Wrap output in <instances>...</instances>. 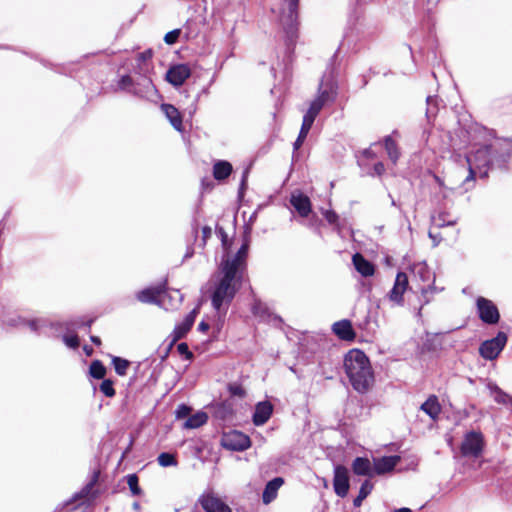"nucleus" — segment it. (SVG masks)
Returning <instances> with one entry per match:
<instances>
[{"label": "nucleus", "instance_id": "nucleus-1", "mask_svg": "<svg viewBox=\"0 0 512 512\" xmlns=\"http://www.w3.org/2000/svg\"><path fill=\"white\" fill-rule=\"evenodd\" d=\"M345 373L354 390L366 393L374 382L369 358L359 349L350 350L344 357Z\"/></svg>", "mask_w": 512, "mask_h": 512}, {"label": "nucleus", "instance_id": "nucleus-2", "mask_svg": "<svg viewBox=\"0 0 512 512\" xmlns=\"http://www.w3.org/2000/svg\"><path fill=\"white\" fill-rule=\"evenodd\" d=\"M220 278L214 286L211 294V304L216 311H220L223 305H229L238 290L245 281V275L220 264Z\"/></svg>", "mask_w": 512, "mask_h": 512}, {"label": "nucleus", "instance_id": "nucleus-3", "mask_svg": "<svg viewBox=\"0 0 512 512\" xmlns=\"http://www.w3.org/2000/svg\"><path fill=\"white\" fill-rule=\"evenodd\" d=\"M490 153L491 145H483L478 148L472 156L467 157L469 174L463 180L465 191H468L473 187L476 175L482 179L488 177V173L491 170Z\"/></svg>", "mask_w": 512, "mask_h": 512}, {"label": "nucleus", "instance_id": "nucleus-4", "mask_svg": "<svg viewBox=\"0 0 512 512\" xmlns=\"http://www.w3.org/2000/svg\"><path fill=\"white\" fill-rule=\"evenodd\" d=\"M176 298L172 297L167 292V280L165 279L162 283L157 286L147 287L136 294V299L145 304H155L162 306L166 298H169L172 303L171 307L176 308L183 301V295L179 290H174Z\"/></svg>", "mask_w": 512, "mask_h": 512}, {"label": "nucleus", "instance_id": "nucleus-5", "mask_svg": "<svg viewBox=\"0 0 512 512\" xmlns=\"http://www.w3.org/2000/svg\"><path fill=\"white\" fill-rule=\"evenodd\" d=\"M325 99L326 98H314V100L310 103L308 110L303 116V121L298 137L293 143L294 150H298L302 146L316 117L318 116V114L320 113L325 104Z\"/></svg>", "mask_w": 512, "mask_h": 512}, {"label": "nucleus", "instance_id": "nucleus-6", "mask_svg": "<svg viewBox=\"0 0 512 512\" xmlns=\"http://www.w3.org/2000/svg\"><path fill=\"white\" fill-rule=\"evenodd\" d=\"M250 231H251V227L246 226V230H245L246 237L244 238V241L241 244L238 251L233 256L227 255L226 257H223V259L220 263V264L227 266L228 268H231L245 276L247 274V257H248L249 247H250V238H249Z\"/></svg>", "mask_w": 512, "mask_h": 512}, {"label": "nucleus", "instance_id": "nucleus-7", "mask_svg": "<svg viewBox=\"0 0 512 512\" xmlns=\"http://www.w3.org/2000/svg\"><path fill=\"white\" fill-rule=\"evenodd\" d=\"M99 476L100 472L98 470L93 471L90 480L81 488V490L75 492L71 498L61 503L54 512H60L65 508L69 511H74L79 507V505H73L75 502L85 498L95 499L98 496V492L94 490V487L99 480Z\"/></svg>", "mask_w": 512, "mask_h": 512}, {"label": "nucleus", "instance_id": "nucleus-8", "mask_svg": "<svg viewBox=\"0 0 512 512\" xmlns=\"http://www.w3.org/2000/svg\"><path fill=\"white\" fill-rule=\"evenodd\" d=\"M286 1L288 2V15L285 18H282V23L284 25L285 43L287 49L292 50L298 38V28L296 22L298 0Z\"/></svg>", "mask_w": 512, "mask_h": 512}, {"label": "nucleus", "instance_id": "nucleus-9", "mask_svg": "<svg viewBox=\"0 0 512 512\" xmlns=\"http://www.w3.org/2000/svg\"><path fill=\"white\" fill-rule=\"evenodd\" d=\"M484 436L482 432L471 430L465 433L460 446V452L464 457H479L484 449Z\"/></svg>", "mask_w": 512, "mask_h": 512}, {"label": "nucleus", "instance_id": "nucleus-10", "mask_svg": "<svg viewBox=\"0 0 512 512\" xmlns=\"http://www.w3.org/2000/svg\"><path fill=\"white\" fill-rule=\"evenodd\" d=\"M507 343V335L500 331L489 340L484 341L479 347V354L485 360H494L498 357Z\"/></svg>", "mask_w": 512, "mask_h": 512}, {"label": "nucleus", "instance_id": "nucleus-11", "mask_svg": "<svg viewBox=\"0 0 512 512\" xmlns=\"http://www.w3.org/2000/svg\"><path fill=\"white\" fill-rule=\"evenodd\" d=\"M19 324L27 326L32 332L38 335H44L47 337L55 336L54 332H57L62 328L60 323L49 321L46 318H36L30 320L19 318Z\"/></svg>", "mask_w": 512, "mask_h": 512}, {"label": "nucleus", "instance_id": "nucleus-12", "mask_svg": "<svg viewBox=\"0 0 512 512\" xmlns=\"http://www.w3.org/2000/svg\"><path fill=\"white\" fill-rule=\"evenodd\" d=\"M477 312L480 320L488 325H495L500 320L497 306L489 299L478 297L476 300Z\"/></svg>", "mask_w": 512, "mask_h": 512}, {"label": "nucleus", "instance_id": "nucleus-13", "mask_svg": "<svg viewBox=\"0 0 512 512\" xmlns=\"http://www.w3.org/2000/svg\"><path fill=\"white\" fill-rule=\"evenodd\" d=\"M221 444L226 450L240 452L251 446V439L243 432L234 430L223 435Z\"/></svg>", "mask_w": 512, "mask_h": 512}, {"label": "nucleus", "instance_id": "nucleus-14", "mask_svg": "<svg viewBox=\"0 0 512 512\" xmlns=\"http://www.w3.org/2000/svg\"><path fill=\"white\" fill-rule=\"evenodd\" d=\"M512 157V146L491 145L490 165L492 169L508 170V164Z\"/></svg>", "mask_w": 512, "mask_h": 512}, {"label": "nucleus", "instance_id": "nucleus-15", "mask_svg": "<svg viewBox=\"0 0 512 512\" xmlns=\"http://www.w3.org/2000/svg\"><path fill=\"white\" fill-rule=\"evenodd\" d=\"M333 488L335 494L341 498L346 497L349 492V471L344 465L338 464L334 466Z\"/></svg>", "mask_w": 512, "mask_h": 512}, {"label": "nucleus", "instance_id": "nucleus-16", "mask_svg": "<svg viewBox=\"0 0 512 512\" xmlns=\"http://www.w3.org/2000/svg\"><path fill=\"white\" fill-rule=\"evenodd\" d=\"M463 130L466 133V138L469 143H479L488 138H496V132L494 130L488 129L476 122L465 125Z\"/></svg>", "mask_w": 512, "mask_h": 512}, {"label": "nucleus", "instance_id": "nucleus-17", "mask_svg": "<svg viewBox=\"0 0 512 512\" xmlns=\"http://www.w3.org/2000/svg\"><path fill=\"white\" fill-rule=\"evenodd\" d=\"M198 503L205 512H232L231 508L213 493H203Z\"/></svg>", "mask_w": 512, "mask_h": 512}, {"label": "nucleus", "instance_id": "nucleus-18", "mask_svg": "<svg viewBox=\"0 0 512 512\" xmlns=\"http://www.w3.org/2000/svg\"><path fill=\"white\" fill-rule=\"evenodd\" d=\"M198 314V310L196 308H194L192 311H190L183 319V321L179 324H177L173 330V339H172V342L171 344L169 345V347L167 348L165 354L162 356V359L166 358L167 355H168V352L172 346V344L174 342H176L177 340H180L182 339L183 337H185V335L190 331V329L192 328L194 322H195V319H196V316Z\"/></svg>", "mask_w": 512, "mask_h": 512}, {"label": "nucleus", "instance_id": "nucleus-19", "mask_svg": "<svg viewBox=\"0 0 512 512\" xmlns=\"http://www.w3.org/2000/svg\"><path fill=\"white\" fill-rule=\"evenodd\" d=\"M318 96H333L339 93L337 76L333 68L327 69L319 84Z\"/></svg>", "mask_w": 512, "mask_h": 512}, {"label": "nucleus", "instance_id": "nucleus-20", "mask_svg": "<svg viewBox=\"0 0 512 512\" xmlns=\"http://www.w3.org/2000/svg\"><path fill=\"white\" fill-rule=\"evenodd\" d=\"M290 204L301 217H308L312 211L310 198L300 190L291 193Z\"/></svg>", "mask_w": 512, "mask_h": 512}, {"label": "nucleus", "instance_id": "nucleus-21", "mask_svg": "<svg viewBox=\"0 0 512 512\" xmlns=\"http://www.w3.org/2000/svg\"><path fill=\"white\" fill-rule=\"evenodd\" d=\"M398 455L382 456L373 459L374 475H383L392 472L400 462Z\"/></svg>", "mask_w": 512, "mask_h": 512}, {"label": "nucleus", "instance_id": "nucleus-22", "mask_svg": "<svg viewBox=\"0 0 512 512\" xmlns=\"http://www.w3.org/2000/svg\"><path fill=\"white\" fill-rule=\"evenodd\" d=\"M408 286V277L404 272H398L394 285L389 292V299L396 304L403 303V294Z\"/></svg>", "mask_w": 512, "mask_h": 512}, {"label": "nucleus", "instance_id": "nucleus-23", "mask_svg": "<svg viewBox=\"0 0 512 512\" xmlns=\"http://www.w3.org/2000/svg\"><path fill=\"white\" fill-rule=\"evenodd\" d=\"M190 68L185 64L172 66L166 74V79L174 86H179L190 76Z\"/></svg>", "mask_w": 512, "mask_h": 512}, {"label": "nucleus", "instance_id": "nucleus-24", "mask_svg": "<svg viewBox=\"0 0 512 512\" xmlns=\"http://www.w3.org/2000/svg\"><path fill=\"white\" fill-rule=\"evenodd\" d=\"M272 413L273 405L269 401H262L257 403L252 416L254 425H264L270 419Z\"/></svg>", "mask_w": 512, "mask_h": 512}, {"label": "nucleus", "instance_id": "nucleus-25", "mask_svg": "<svg viewBox=\"0 0 512 512\" xmlns=\"http://www.w3.org/2000/svg\"><path fill=\"white\" fill-rule=\"evenodd\" d=\"M332 331L339 339L345 341L354 340L356 333L353 329L352 323L348 319H343L335 322L332 325Z\"/></svg>", "mask_w": 512, "mask_h": 512}, {"label": "nucleus", "instance_id": "nucleus-26", "mask_svg": "<svg viewBox=\"0 0 512 512\" xmlns=\"http://www.w3.org/2000/svg\"><path fill=\"white\" fill-rule=\"evenodd\" d=\"M355 475L371 478L374 476L373 464L367 457H356L351 465Z\"/></svg>", "mask_w": 512, "mask_h": 512}, {"label": "nucleus", "instance_id": "nucleus-27", "mask_svg": "<svg viewBox=\"0 0 512 512\" xmlns=\"http://www.w3.org/2000/svg\"><path fill=\"white\" fill-rule=\"evenodd\" d=\"M212 417L221 422H227L233 417L232 405L226 401L218 402L211 407Z\"/></svg>", "mask_w": 512, "mask_h": 512}, {"label": "nucleus", "instance_id": "nucleus-28", "mask_svg": "<svg viewBox=\"0 0 512 512\" xmlns=\"http://www.w3.org/2000/svg\"><path fill=\"white\" fill-rule=\"evenodd\" d=\"M251 312L254 316L260 318L263 321H270L271 319L282 322L281 317L273 315L265 303L260 299L255 298L251 305Z\"/></svg>", "mask_w": 512, "mask_h": 512}, {"label": "nucleus", "instance_id": "nucleus-29", "mask_svg": "<svg viewBox=\"0 0 512 512\" xmlns=\"http://www.w3.org/2000/svg\"><path fill=\"white\" fill-rule=\"evenodd\" d=\"M161 110L165 114L166 118L169 120L171 125L175 130L178 132L183 131V122H182V116L179 112V110L171 105V104H162Z\"/></svg>", "mask_w": 512, "mask_h": 512}, {"label": "nucleus", "instance_id": "nucleus-30", "mask_svg": "<svg viewBox=\"0 0 512 512\" xmlns=\"http://www.w3.org/2000/svg\"><path fill=\"white\" fill-rule=\"evenodd\" d=\"M353 265L358 273L363 277H370L374 275L375 267L367 260L362 254L356 253L352 257Z\"/></svg>", "mask_w": 512, "mask_h": 512}, {"label": "nucleus", "instance_id": "nucleus-31", "mask_svg": "<svg viewBox=\"0 0 512 512\" xmlns=\"http://www.w3.org/2000/svg\"><path fill=\"white\" fill-rule=\"evenodd\" d=\"M283 483L284 480L281 477H275L267 482L262 493V501L264 504H269L276 498L277 492Z\"/></svg>", "mask_w": 512, "mask_h": 512}, {"label": "nucleus", "instance_id": "nucleus-32", "mask_svg": "<svg viewBox=\"0 0 512 512\" xmlns=\"http://www.w3.org/2000/svg\"><path fill=\"white\" fill-rule=\"evenodd\" d=\"M420 409L432 420H437L441 413V406L435 395H430L420 406Z\"/></svg>", "mask_w": 512, "mask_h": 512}, {"label": "nucleus", "instance_id": "nucleus-33", "mask_svg": "<svg viewBox=\"0 0 512 512\" xmlns=\"http://www.w3.org/2000/svg\"><path fill=\"white\" fill-rule=\"evenodd\" d=\"M232 172L233 166L227 160H217L213 165V177L217 181H224Z\"/></svg>", "mask_w": 512, "mask_h": 512}, {"label": "nucleus", "instance_id": "nucleus-34", "mask_svg": "<svg viewBox=\"0 0 512 512\" xmlns=\"http://www.w3.org/2000/svg\"><path fill=\"white\" fill-rule=\"evenodd\" d=\"M207 420H208L207 413H205L203 411H198L195 414L190 415L186 419L183 427L186 429H196V428H199V427L203 426L204 424H206Z\"/></svg>", "mask_w": 512, "mask_h": 512}, {"label": "nucleus", "instance_id": "nucleus-35", "mask_svg": "<svg viewBox=\"0 0 512 512\" xmlns=\"http://www.w3.org/2000/svg\"><path fill=\"white\" fill-rule=\"evenodd\" d=\"M384 147L389 159L392 161L393 164H396L400 157V151L398 145L392 139L391 135H388L384 138Z\"/></svg>", "mask_w": 512, "mask_h": 512}, {"label": "nucleus", "instance_id": "nucleus-36", "mask_svg": "<svg viewBox=\"0 0 512 512\" xmlns=\"http://www.w3.org/2000/svg\"><path fill=\"white\" fill-rule=\"evenodd\" d=\"M374 488L373 483L366 479L360 486L359 493L356 498L353 500L354 507H360L364 499L368 497V495L372 492Z\"/></svg>", "mask_w": 512, "mask_h": 512}, {"label": "nucleus", "instance_id": "nucleus-37", "mask_svg": "<svg viewBox=\"0 0 512 512\" xmlns=\"http://www.w3.org/2000/svg\"><path fill=\"white\" fill-rule=\"evenodd\" d=\"M489 389L493 395L495 402H497L499 404L509 403L512 406V397H510L507 393H505L496 384H490Z\"/></svg>", "mask_w": 512, "mask_h": 512}, {"label": "nucleus", "instance_id": "nucleus-38", "mask_svg": "<svg viewBox=\"0 0 512 512\" xmlns=\"http://www.w3.org/2000/svg\"><path fill=\"white\" fill-rule=\"evenodd\" d=\"M130 361L119 356H112V365L117 375L125 376L130 366Z\"/></svg>", "mask_w": 512, "mask_h": 512}, {"label": "nucleus", "instance_id": "nucleus-39", "mask_svg": "<svg viewBox=\"0 0 512 512\" xmlns=\"http://www.w3.org/2000/svg\"><path fill=\"white\" fill-rule=\"evenodd\" d=\"M89 374L94 379H104L106 367L100 360H93L89 367Z\"/></svg>", "mask_w": 512, "mask_h": 512}, {"label": "nucleus", "instance_id": "nucleus-40", "mask_svg": "<svg viewBox=\"0 0 512 512\" xmlns=\"http://www.w3.org/2000/svg\"><path fill=\"white\" fill-rule=\"evenodd\" d=\"M157 461L162 467H171L177 465L176 456L169 452H162L158 455Z\"/></svg>", "mask_w": 512, "mask_h": 512}, {"label": "nucleus", "instance_id": "nucleus-41", "mask_svg": "<svg viewBox=\"0 0 512 512\" xmlns=\"http://www.w3.org/2000/svg\"><path fill=\"white\" fill-rule=\"evenodd\" d=\"M127 484L129 486V489L134 496H139L142 494V489L139 486V478L138 476L133 473L126 476Z\"/></svg>", "mask_w": 512, "mask_h": 512}, {"label": "nucleus", "instance_id": "nucleus-42", "mask_svg": "<svg viewBox=\"0 0 512 512\" xmlns=\"http://www.w3.org/2000/svg\"><path fill=\"white\" fill-rule=\"evenodd\" d=\"M99 389L106 397L109 398L115 396L116 394L114 389V382L111 379H103Z\"/></svg>", "mask_w": 512, "mask_h": 512}, {"label": "nucleus", "instance_id": "nucleus-43", "mask_svg": "<svg viewBox=\"0 0 512 512\" xmlns=\"http://www.w3.org/2000/svg\"><path fill=\"white\" fill-rule=\"evenodd\" d=\"M433 178L435 180V182L438 184L439 186V193H437L435 195V198H441L442 200L447 198L448 196V192L450 191V188H448L445 184H444V181L436 174H433Z\"/></svg>", "mask_w": 512, "mask_h": 512}, {"label": "nucleus", "instance_id": "nucleus-44", "mask_svg": "<svg viewBox=\"0 0 512 512\" xmlns=\"http://www.w3.org/2000/svg\"><path fill=\"white\" fill-rule=\"evenodd\" d=\"M438 100L439 98H426V116L429 119L431 116L436 114V111L438 109Z\"/></svg>", "mask_w": 512, "mask_h": 512}, {"label": "nucleus", "instance_id": "nucleus-45", "mask_svg": "<svg viewBox=\"0 0 512 512\" xmlns=\"http://www.w3.org/2000/svg\"><path fill=\"white\" fill-rule=\"evenodd\" d=\"M62 340L65 345L71 349H77L80 345L79 337L76 334L64 335Z\"/></svg>", "mask_w": 512, "mask_h": 512}, {"label": "nucleus", "instance_id": "nucleus-46", "mask_svg": "<svg viewBox=\"0 0 512 512\" xmlns=\"http://www.w3.org/2000/svg\"><path fill=\"white\" fill-rule=\"evenodd\" d=\"M192 408L184 403L177 406L175 410V416L177 419H183L189 417Z\"/></svg>", "mask_w": 512, "mask_h": 512}, {"label": "nucleus", "instance_id": "nucleus-47", "mask_svg": "<svg viewBox=\"0 0 512 512\" xmlns=\"http://www.w3.org/2000/svg\"><path fill=\"white\" fill-rule=\"evenodd\" d=\"M215 230H216L218 237L221 240L222 247L225 250H228L230 247V244H229L228 235L225 232L224 228L222 226L217 225Z\"/></svg>", "mask_w": 512, "mask_h": 512}, {"label": "nucleus", "instance_id": "nucleus-48", "mask_svg": "<svg viewBox=\"0 0 512 512\" xmlns=\"http://www.w3.org/2000/svg\"><path fill=\"white\" fill-rule=\"evenodd\" d=\"M228 391L232 396L240 398L244 397L246 394L244 388L238 383H230L228 385Z\"/></svg>", "mask_w": 512, "mask_h": 512}, {"label": "nucleus", "instance_id": "nucleus-49", "mask_svg": "<svg viewBox=\"0 0 512 512\" xmlns=\"http://www.w3.org/2000/svg\"><path fill=\"white\" fill-rule=\"evenodd\" d=\"M178 353L183 356L186 360L193 359V353L189 350V346L185 342H181L177 345Z\"/></svg>", "mask_w": 512, "mask_h": 512}, {"label": "nucleus", "instance_id": "nucleus-50", "mask_svg": "<svg viewBox=\"0 0 512 512\" xmlns=\"http://www.w3.org/2000/svg\"><path fill=\"white\" fill-rule=\"evenodd\" d=\"M248 174H249V169L246 168L243 171L242 178H241L240 185H239V189H238V198H240V199L244 197L245 191L247 189Z\"/></svg>", "mask_w": 512, "mask_h": 512}, {"label": "nucleus", "instance_id": "nucleus-51", "mask_svg": "<svg viewBox=\"0 0 512 512\" xmlns=\"http://www.w3.org/2000/svg\"><path fill=\"white\" fill-rule=\"evenodd\" d=\"M181 30L180 29H174L168 33H166L164 37V41L168 45H172L177 42L179 36H180Z\"/></svg>", "mask_w": 512, "mask_h": 512}, {"label": "nucleus", "instance_id": "nucleus-52", "mask_svg": "<svg viewBox=\"0 0 512 512\" xmlns=\"http://www.w3.org/2000/svg\"><path fill=\"white\" fill-rule=\"evenodd\" d=\"M323 216L329 224H331V225L338 224L339 216L335 211L325 210V211H323Z\"/></svg>", "mask_w": 512, "mask_h": 512}, {"label": "nucleus", "instance_id": "nucleus-53", "mask_svg": "<svg viewBox=\"0 0 512 512\" xmlns=\"http://www.w3.org/2000/svg\"><path fill=\"white\" fill-rule=\"evenodd\" d=\"M385 172V166L382 162H377L373 166V172L371 175L381 176Z\"/></svg>", "mask_w": 512, "mask_h": 512}, {"label": "nucleus", "instance_id": "nucleus-54", "mask_svg": "<svg viewBox=\"0 0 512 512\" xmlns=\"http://www.w3.org/2000/svg\"><path fill=\"white\" fill-rule=\"evenodd\" d=\"M418 274L420 275V277L423 279V280H428L429 279V271H427L425 269V267H420V269L418 270Z\"/></svg>", "mask_w": 512, "mask_h": 512}, {"label": "nucleus", "instance_id": "nucleus-55", "mask_svg": "<svg viewBox=\"0 0 512 512\" xmlns=\"http://www.w3.org/2000/svg\"><path fill=\"white\" fill-rule=\"evenodd\" d=\"M202 234H203V239L206 240L207 238H209L212 234V230L209 226H204L202 228Z\"/></svg>", "mask_w": 512, "mask_h": 512}, {"label": "nucleus", "instance_id": "nucleus-56", "mask_svg": "<svg viewBox=\"0 0 512 512\" xmlns=\"http://www.w3.org/2000/svg\"><path fill=\"white\" fill-rule=\"evenodd\" d=\"M151 57H152V51L151 50H147V51H145V52H143V53H141L139 55V58L142 61L149 60V59H151Z\"/></svg>", "mask_w": 512, "mask_h": 512}, {"label": "nucleus", "instance_id": "nucleus-57", "mask_svg": "<svg viewBox=\"0 0 512 512\" xmlns=\"http://www.w3.org/2000/svg\"><path fill=\"white\" fill-rule=\"evenodd\" d=\"M209 328V324L205 321H201L198 325V330L202 332H206Z\"/></svg>", "mask_w": 512, "mask_h": 512}, {"label": "nucleus", "instance_id": "nucleus-58", "mask_svg": "<svg viewBox=\"0 0 512 512\" xmlns=\"http://www.w3.org/2000/svg\"><path fill=\"white\" fill-rule=\"evenodd\" d=\"M90 340L93 344H95L97 346L101 345V339L98 336L92 335V336H90Z\"/></svg>", "mask_w": 512, "mask_h": 512}, {"label": "nucleus", "instance_id": "nucleus-59", "mask_svg": "<svg viewBox=\"0 0 512 512\" xmlns=\"http://www.w3.org/2000/svg\"><path fill=\"white\" fill-rule=\"evenodd\" d=\"M500 140H502L505 143L504 146H511V144H512V136L502 137V138H500Z\"/></svg>", "mask_w": 512, "mask_h": 512}, {"label": "nucleus", "instance_id": "nucleus-60", "mask_svg": "<svg viewBox=\"0 0 512 512\" xmlns=\"http://www.w3.org/2000/svg\"><path fill=\"white\" fill-rule=\"evenodd\" d=\"M83 350H84V352L86 353V355H88V356H90V355L93 353V348H92V347H89V346H87V345H85V346L83 347Z\"/></svg>", "mask_w": 512, "mask_h": 512}, {"label": "nucleus", "instance_id": "nucleus-61", "mask_svg": "<svg viewBox=\"0 0 512 512\" xmlns=\"http://www.w3.org/2000/svg\"><path fill=\"white\" fill-rule=\"evenodd\" d=\"M454 224H455V221H449V222L445 223V221L443 220V222L439 223L438 225L440 227H442V226H446V225L450 226V225H454Z\"/></svg>", "mask_w": 512, "mask_h": 512}, {"label": "nucleus", "instance_id": "nucleus-62", "mask_svg": "<svg viewBox=\"0 0 512 512\" xmlns=\"http://www.w3.org/2000/svg\"><path fill=\"white\" fill-rule=\"evenodd\" d=\"M395 512H412V511L409 508L402 507V508L396 509Z\"/></svg>", "mask_w": 512, "mask_h": 512}, {"label": "nucleus", "instance_id": "nucleus-63", "mask_svg": "<svg viewBox=\"0 0 512 512\" xmlns=\"http://www.w3.org/2000/svg\"><path fill=\"white\" fill-rule=\"evenodd\" d=\"M364 155H365V156H367V157H372L373 153H372V151H371V150L366 149V150L364 151Z\"/></svg>", "mask_w": 512, "mask_h": 512}, {"label": "nucleus", "instance_id": "nucleus-64", "mask_svg": "<svg viewBox=\"0 0 512 512\" xmlns=\"http://www.w3.org/2000/svg\"><path fill=\"white\" fill-rule=\"evenodd\" d=\"M133 509L138 511L140 510V504L138 502H134L133 505H132Z\"/></svg>", "mask_w": 512, "mask_h": 512}]
</instances>
